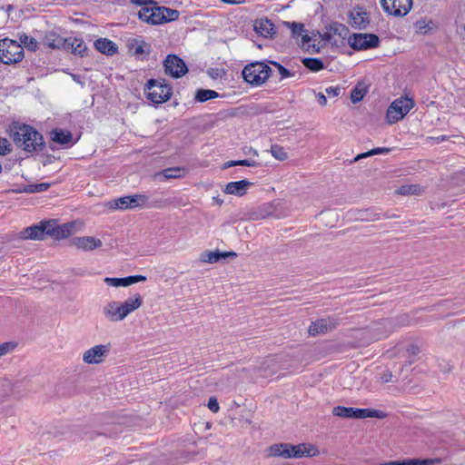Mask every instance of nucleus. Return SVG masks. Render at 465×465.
<instances>
[{"label":"nucleus","instance_id":"1","mask_svg":"<svg viewBox=\"0 0 465 465\" xmlns=\"http://www.w3.org/2000/svg\"><path fill=\"white\" fill-rule=\"evenodd\" d=\"M10 136L17 147L27 153L39 152L45 147L43 135L27 124H14L10 128Z\"/></svg>","mask_w":465,"mask_h":465},{"label":"nucleus","instance_id":"2","mask_svg":"<svg viewBox=\"0 0 465 465\" xmlns=\"http://www.w3.org/2000/svg\"><path fill=\"white\" fill-rule=\"evenodd\" d=\"M130 3L141 6L138 17L150 25L164 24V15L162 13V6H157L153 0H130Z\"/></svg>","mask_w":465,"mask_h":465},{"label":"nucleus","instance_id":"3","mask_svg":"<svg viewBox=\"0 0 465 465\" xmlns=\"http://www.w3.org/2000/svg\"><path fill=\"white\" fill-rule=\"evenodd\" d=\"M271 73V67L265 63L253 62L244 66L242 74L251 85L260 86L269 79Z\"/></svg>","mask_w":465,"mask_h":465},{"label":"nucleus","instance_id":"4","mask_svg":"<svg viewBox=\"0 0 465 465\" xmlns=\"http://www.w3.org/2000/svg\"><path fill=\"white\" fill-rule=\"evenodd\" d=\"M25 57L24 48L18 42L4 38L0 40V62L5 64H15Z\"/></svg>","mask_w":465,"mask_h":465},{"label":"nucleus","instance_id":"5","mask_svg":"<svg viewBox=\"0 0 465 465\" xmlns=\"http://www.w3.org/2000/svg\"><path fill=\"white\" fill-rule=\"evenodd\" d=\"M144 91L146 92V98L154 104H163L170 100L172 96V87L165 84L164 81L161 82L155 79L147 81Z\"/></svg>","mask_w":465,"mask_h":465},{"label":"nucleus","instance_id":"6","mask_svg":"<svg viewBox=\"0 0 465 465\" xmlns=\"http://www.w3.org/2000/svg\"><path fill=\"white\" fill-rule=\"evenodd\" d=\"M332 414L343 419H365V418H384L381 411L371 409H357L352 407L336 406L332 409Z\"/></svg>","mask_w":465,"mask_h":465},{"label":"nucleus","instance_id":"7","mask_svg":"<svg viewBox=\"0 0 465 465\" xmlns=\"http://www.w3.org/2000/svg\"><path fill=\"white\" fill-rule=\"evenodd\" d=\"M413 105L414 102L408 97L394 100L387 109L386 120L388 124H392L403 119Z\"/></svg>","mask_w":465,"mask_h":465},{"label":"nucleus","instance_id":"8","mask_svg":"<svg viewBox=\"0 0 465 465\" xmlns=\"http://www.w3.org/2000/svg\"><path fill=\"white\" fill-rule=\"evenodd\" d=\"M43 231L45 237L51 236L55 240H60L69 237L73 233V229L75 223H67L58 225L55 220L42 221Z\"/></svg>","mask_w":465,"mask_h":465},{"label":"nucleus","instance_id":"9","mask_svg":"<svg viewBox=\"0 0 465 465\" xmlns=\"http://www.w3.org/2000/svg\"><path fill=\"white\" fill-rule=\"evenodd\" d=\"M348 43L354 50H366L379 45L380 39L374 34H353Z\"/></svg>","mask_w":465,"mask_h":465},{"label":"nucleus","instance_id":"10","mask_svg":"<svg viewBox=\"0 0 465 465\" xmlns=\"http://www.w3.org/2000/svg\"><path fill=\"white\" fill-rule=\"evenodd\" d=\"M110 349V343L95 345L84 352L83 361L86 364H100L108 356Z\"/></svg>","mask_w":465,"mask_h":465},{"label":"nucleus","instance_id":"11","mask_svg":"<svg viewBox=\"0 0 465 465\" xmlns=\"http://www.w3.org/2000/svg\"><path fill=\"white\" fill-rule=\"evenodd\" d=\"M383 10L394 16L406 15L411 6L412 0H381Z\"/></svg>","mask_w":465,"mask_h":465},{"label":"nucleus","instance_id":"12","mask_svg":"<svg viewBox=\"0 0 465 465\" xmlns=\"http://www.w3.org/2000/svg\"><path fill=\"white\" fill-rule=\"evenodd\" d=\"M164 71L173 78L184 75L188 69L185 63L175 54H168L163 62Z\"/></svg>","mask_w":465,"mask_h":465},{"label":"nucleus","instance_id":"13","mask_svg":"<svg viewBox=\"0 0 465 465\" xmlns=\"http://www.w3.org/2000/svg\"><path fill=\"white\" fill-rule=\"evenodd\" d=\"M102 313L105 320L110 322H119L124 320L122 312V302L110 301L106 302L102 309Z\"/></svg>","mask_w":465,"mask_h":465},{"label":"nucleus","instance_id":"14","mask_svg":"<svg viewBox=\"0 0 465 465\" xmlns=\"http://www.w3.org/2000/svg\"><path fill=\"white\" fill-rule=\"evenodd\" d=\"M70 244L78 250L93 251L102 246V241L93 236H78L70 240Z\"/></svg>","mask_w":465,"mask_h":465},{"label":"nucleus","instance_id":"15","mask_svg":"<svg viewBox=\"0 0 465 465\" xmlns=\"http://www.w3.org/2000/svg\"><path fill=\"white\" fill-rule=\"evenodd\" d=\"M337 322L334 319L326 318L320 319L309 326L308 331L312 336L318 334L326 333L327 331L333 330L337 327Z\"/></svg>","mask_w":465,"mask_h":465},{"label":"nucleus","instance_id":"16","mask_svg":"<svg viewBox=\"0 0 465 465\" xmlns=\"http://www.w3.org/2000/svg\"><path fill=\"white\" fill-rule=\"evenodd\" d=\"M236 257H237V253L234 252H222L219 251H216V252L205 251L201 253L200 261L203 262L216 263L219 261H221L222 259L236 258Z\"/></svg>","mask_w":465,"mask_h":465},{"label":"nucleus","instance_id":"17","mask_svg":"<svg viewBox=\"0 0 465 465\" xmlns=\"http://www.w3.org/2000/svg\"><path fill=\"white\" fill-rule=\"evenodd\" d=\"M143 305V297L139 293L127 298L124 302H122V312L125 319L129 314L139 309Z\"/></svg>","mask_w":465,"mask_h":465},{"label":"nucleus","instance_id":"18","mask_svg":"<svg viewBox=\"0 0 465 465\" xmlns=\"http://www.w3.org/2000/svg\"><path fill=\"white\" fill-rule=\"evenodd\" d=\"M251 185H252V183L247 180L231 182L226 184L223 192L227 194L243 196L247 193V190Z\"/></svg>","mask_w":465,"mask_h":465},{"label":"nucleus","instance_id":"19","mask_svg":"<svg viewBox=\"0 0 465 465\" xmlns=\"http://www.w3.org/2000/svg\"><path fill=\"white\" fill-rule=\"evenodd\" d=\"M292 458H302V457H312L316 456L319 451L317 448H315L313 445L311 444H298V445H292Z\"/></svg>","mask_w":465,"mask_h":465},{"label":"nucleus","instance_id":"20","mask_svg":"<svg viewBox=\"0 0 465 465\" xmlns=\"http://www.w3.org/2000/svg\"><path fill=\"white\" fill-rule=\"evenodd\" d=\"M351 19L352 26L358 29H365L370 23L368 14L360 7L353 9Z\"/></svg>","mask_w":465,"mask_h":465},{"label":"nucleus","instance_id":"21","mask_svg":"<svg viewBox=\"0 0 465 465\" xmlns=\"http://www.w3.org/2000/svg\"><path fill=\"white\" fill-rule=\"evenodd\" d=\"M292 444L279 443L272 445L268 449V455L271 457H282L284 459H292Z\"/></svg>","mask_w":465,"mask_h":465},{"label":"nucleus","instance_id":"22","mask_svg":"<svg viewBox=\"0 0 465 465\" xmlns=\"http://www.w3.org/2000/svg\"><path fill=\"white\" fill-rule=\"evenodd\" d=\"M94 45L97 51L107 55H113L118 50L117 45L107 38H99L94 41Z\"/></svg>","mask_w":465,"mask_h":465},{"label":"nucleus","instance_id":"23","mask_svg":"<svg viewBox=\"0 0 465 465\" xmlns=\"http://www.w3.org/2000/svg\"><path fill=\"white\" fill-rule=\"evenodd\" d=\"M247 220L251 221H258L262 219H266L272 215V207L270 204H264L262 206H259L252 211H250L247 214Z\"/></svg>","mask_w":465,"mask_h":465},{"label":"nucleus","instance_id":"24","mask_svg":"<svg viewBox=\"0 0 465 465\" xmlns=\"http://www.w3.org/2000/svg\"><path fill=\"white\" fill-rule=\"evenodd\" d=\"M389 319H383L378 322H372L370 327V331L372 334V338L376 340H380L383 337H386L393 331H389L390 325H383L382 322L388 321Z\"/></svg>","mask_w":465,"mask_h":465},{"label":"nucleus","instance_id":"25","mask_svg":"<svg viewBox=\"0 0 465 465\" xmlns=\"http://www.w3.org/2000/svg\"><path fill=\"white\" fill-rule=\"evenodd\" d=\"M254 30L262 36H269L274 34V25L268 18H261L255 21Z\"/></svg>","mask_w":465,"mask_h":465},{"label":"nucleus","instance_id":"26","mask_svg":"<svg viewBox=\"0 0 465 465\" xmlns=\"http://www.w3.org/2000/svg\"><path fill=\"white\" fill-rule=\"evenodd\" d=\"M51 139L53 142L67 145L73 143V134L70 131H64L62 129H54L51 132Z\"/></svg>","mask_w":465,"mask_h":465},{"label":"nucleus","instance_id":"27","mask_svg":"<svg viewBox=\"0 0 465 465\" xmlns=\"http://www.w3.org/2000/svg\"><path fill=\"white\" fill-rule=\"evenodd\" d=\"M22 238L31 240H44L45 234L41 222L38 224L25 228L22 232Z\"/></svg>","mask_w":465,"mask_h":465},{"label":"nucleus","instance_id":"28","mask_svg":"<svg viewBox=\"0 0 465 465\" xmlns=\"http://www.w3.org/2000/svg\"><path fill=\"white\" fill-rule=\"evenodd\" d=\"M49 187H50V183H42L25 185L23 188L14 190V192L16 193H35L45 192L47 189H49Z\"/></svg>","mask_w":465,"mask_h":465},{"label":"nucleus","instance_id":"29","mask_svg":"<svg viewBox=\"0 0 465 465\" xmlns=\"http://www.w3.org/2000/svg\"><path fill=\"white\" fill-rule=\"evenodd\" d=\"M411 323L410 317L408 315H401L395 319H389L382 322L383 325H390L389 331H396L397 328L401 326H407Z\"/></svg>","mask_w":465,"mask_h":465},{"label":"nucleus","instance_id":"30","mask_svg":"<svg viewBox=\"0 0 465 465\" xmlns=\"http://www.w3.org/2000/svg\"><path fill=\"white\" fill-rule=\"evenodd\" d=\"M432 463V460L408 459L403 460L388 461L381 463L380 465H431Z\"/></svg>","mask_w":465,"mask_h":465},{"label":"nucleus","instance_id":"31","mask_svg":"<svg viewBox=\"0 0 465 465\" xmlns=\"http://www.w3.org/2000/svg\"><path fill=\"white\" fill-rule=\"evenodd\" d=\"M368 92V87L363 83H358L351 90V100L353 104L359 103Z\"/></svg>","mask_w":465,"mask_h":465},{"label":"nucleus","instance_id":"32","mask_svg":"<svg viewBox=\"0 0 465 465\" xmlns=\"http://www.w3.org/2000/svg\"><path fill=\"white\" fill-rule=\"evenodd\" d=\"M421 188L419 184H404L400 186L396 193L401 195H418L421 193Z\"/></svg>","mask_w":465,"mask_h":465},{"label":"nucleus","instance_id":"33","mask_svg":"<svg viewBox=\"0 0 465 465\" xmlns=\"http://www.w3.org/2000/svg\"><path fill=\"white\" fill-rule=\"evenodd\" d=\"M64 37L55 34H50L45 38V45L52 49H61Z\"/></svg>","mask_w":465,"mask_h":465},{"label":"nucleus","instance_id":"34","mask_svg":"<svg viewBox=\"0 0 465 465\" xmlns=\"http://www.w3.org/2000/svg\"><path fill=\"white\" fill-rule=\"evenodd\" d=\"M131 50L134 55H141L143 54L150 53V45L144 41L134 40V43L131 45Z\"/></svg>","mask_w":465,"mask_h":465},{"label":"nucleus","instance_id":"35","mask_svg":"<svg viewBox=\"0 0 465 465\" xmlns=\"http://www.w3.org/2000/svg\"><path fill=\"white\" fill-rule=\"evenodd\" d=\"M87 52H88V48H87L85 43L84 42V40L81 38H75L71 53L75 55L84 57V56L87 55Z\"/></svg>","mask_w":465,"mask_h":465},{"label":"nucleus","instance_id":"36","mask_svg":"<svg viewBox=\"0 0 465 465\" xmlns=\"http://www.w3.org/2000/svg\"><path fill=\"white\" fill-rule=\"evenodd\" d=\"M218 96H219L218 93L213 90L199 89L196 92L195 99L198 102L203 103L208 100L214 99Z\"/></svg>","mask_w":465,"mask_h":465},{"label":"nucleus","instance_id":"37","mask_svg":"<svg viewBox=\"0 0 465 465\" xmlns=\"http://www.w3.org/2000/svg\"><path fill=\"white\" fill-rule=\"evenodd\" d=\"M389 152H391V148H387V147L374 148L366 153L358 154L356 157H354V159L351 161V163L358 162V161L367 158L369 156H372V155H376V154H380V153H387Z\"/></svg>","mask_w":465,"mask_h":465},{"label":"nucleus","instance_id":"38","mask_svg":"<svg viewBox=\"0 0 465 465\" xmlns=\"http://www.w3.org/2000/svg\"><path fill=\"white\" fill-rule=\"evenodd\" d=\"M302 64L312 72H318L324 67L322 61L318 58H304Z\"/></svg>","mask_w":465,"mask_h":465},{"label":"nucleus","instance_id":"39","mask_svg":"<svg viewBox=\"0 0 465 465\" xmlns=\"http://www.w3.org/2000/svg\"><path fill=\"white\" fill-rule=\"evenodd\" d=\"M329 31L332 33V35H337L341 38H345L349 34L348 28L344 25L339 23L330 25Z\"/></svg>","mask_w":465,"mask_h":465},{"label":"nucleus","instance_id":"40","mask_svg":"<svg viewBox=\"0 0 465 465\" xmlns=\"http://www.w3.org/2000/svg\"><path fill=\"white\" fill-rule=\"evenodd\" d=\"M271 153L275 159L279 161H285L288 158V154L284 148L279 144L272 145Z\"/></svg>","mask_w":465,"mask_h":465},{"label":"nucleus","instance_id":"41","mask_svg":"<svg viewBox=\"0 0 465 465\" xmlns=\"http://www.w3.org/2000/svg\"><path fill=\"white\" fill-rule=\"evenodd\" d=\"M127 197H128L129 209H133L137 206H141V205L144 204L147 200L146 196L142 195V194H134V195L127 196Z\"/></svg>","mask_w":465,"mask_h":465},{"label":"nucleus","instance_id":"42","mask_svg":"<svg viewBox=\"0 0 465 465\" xmlns=\"http://www.w3.org/2000/svg\"><path fill=\"white\" fill-rule=\"evenodd\" d=\"M17 342L11 341L0 344V357L12 353L17 348Z\"/></svg>","mask_w":465,"mask_h":465},{"label":"nucleus","instance_id":"43","mask_svg":"<svg viewBox=\"0 0 465 465\" xmlns=\"http://www.w3.org/2000/svg\"><path fill=\"white\" fill-rule=\"evenodd\" d=\"M161 9H162V13H163V15H164V18L166 19V20H164V23L175 21L179 18L180 14L177 10L164 7V6H162Z\"/></svg>","mask_w":465,"mask_h":465},{"label":"nucleus","instance_id":"44","mask_svg":"<svg viewBox=\"0 0 465 465\" xmlns=\"http://www.w3.org/2000/svg\"><path fill=\"white\" fill-rule=\"evenodd\" d=\"M128 277L124 278H110L106 277L104 279V282L114 287H120V286H129Z\"/></svg>","mask_w":465,"mask_h":465},{"label":"nucleus","instance_id":"45","mask_svg":"<svg viewBox=\"0 0 465 465\" xmlns=\"http://www.w3.org/2000/svg\"><path fill=\"white\" fill-rule=\"evenodd\" d=\"M110 208L111 209H120V210H126L129 209L128 205V197L124 196L117 200H114V202L110 203Z\"/></svg>","mask_w":465,"mask_h":465},{"label":"nucleus","instance_id":"46","mask_svg":"<svg viewBox=\"0 0 465 465\" xmlns=\"http://www.w3.org/2000/svg\"><path fill=\"white\" fill-rule=\"evenodd\" d=\"M183 169L180 167L166 168L163 171V175L167 178H180L182 176Z\"/></svg>","mask_w":465,"mask_h":465},{"label":"nucleus","instance_id":"47","mask_svg":"<svg viewBox=\"0 0 465 465\" xmlns=\"http://www.w3.org/2000/svg\"><path fill=\"white\" fill-rule=\"evenodd\" d=\"M21 44L25 45L26 47L30 49H35L36 47V41L35 38L30 37L26 35H23L20 36Z\"/></svg>","mask_w":465,"mask_h":465},{"label":"nucleus","instance_id":"48","mask_svg":"<svg viewBox=\"0 0 465 465\" xmlns=\"http://www.w3.org/2000/svg\"><path fill=\"white\" fill-rule=\"evenodd\" d=\"M12 151L10 142L3 137H0V155H5Z\"/></svg>","mask_w":465,"mask_h":465},{"label":"nucleus","instance_id":"49","mask_svg":"<svg viewBox=\"0 0 465 465\" xmlns=\"http://www.w3.org/2000/svg\"><path fill=\"white\" fill-rule=\"evenodd\" d=\"M275 67H277L280 74L282 75V78H286V77H290L292 75V74L287 69L285 68L284 66H282V64H280L279 63L277 62H271Z\"/></svg>","mask_w":465,"mask_h":465},{"label":"nucleus","instance_id":"50","mask_svg":"<svg viewBox=\"0 0 465 465\" xmlns=\"http://www.w3.org/2000/svg\"><path fill=\"white\" fill-rule=\"evenodd\" d=\"M76 37H66L63 39V46L61 49H64L65 51H72L73 45L74 44V40Z\"/></svg>","mask_w":465,"mask_h":465},{"label":"nucleus","instance_id":"51","mask_svg":"<svg viewBox=\"0 0 465 465\" xmlns=\"http://www.w3.org/2000/svg\"><path fill=\"white\" fill-rule=\"evenodd\" d=\"M208 408L210 409V411H212L214 413L219 411L220 407H219V403L217 401V399L215 397H211L209 399Z\"/></svg>","mask_w":465,"mask_h":465},{"label":"nucleus","instance_id":"52","mask_svg":"<svg viewBox=\"0 0 465 465\" xmlns=\"http://www.w3.org/2000/svg\"><path fill=\"white\" fill-rule=\"evenodd\" d=\"M291 27L294 35H302V33L304 31L302 24L293 22L292 23Z\"/></svg>","mask_w":465,"mask_h":465},{"label":"nucleus","instance_id":"53","mask_svg":"<svg viewBox=\"0 0 465 465\" xmlns=\"http://www.w3.org/2000/svg\"><path fill=\"white\" fill-rule=\"evenodd\" d=\"M325 93L331 97H336L341 94L340 86H331L325 89Z\"/></svg>","mask_w":465,"mask_h":465},{"label":"nucleus","instance_id":"54","mask_svg":"<svg viewBox=\"0 0 465 465\" xmlns=\"http://www.w3.org/2000/svg\"><path fill=\"white\" fill-rule=\"evenodd\" d=\"M406 351L410 356H417L420 353V348L415 344H410L407 346Z\"/></svg>","mask_w":465,"mask_h":465},{"label":"nucleus","instance_id":"55","mask_svg":"<svg viewBox=\"0 0 465 465\" xmlns=\"http://www.w3.org/2000/svg\"><path fill=\"white\" fill-rule=\"evenodd\" d=\"M144 281H146V277L143 275H133V276H128L127 282H129V284L132 285L136 282H144Z\"/></svg>","mask_w":465,"mask_h":465},{"label":"nucleus","instance_id":"56","mask_svg":"<svg viewBox=\"0 0 465 465\" xmlns=\"http://www.w3.org/2000/svg\"><path fill=\"white\" fill-rule=\"evenodd\" d=\"M236 165L254 167L257 165V163L252 160H239V161H236Z\"/></svg>","mask_w":465,"mask_h":465},{"label":"nucleus","instance_id":"57","mask_svg":"<svg viewBox=\"0 0 465 465\" xmlns=\"http://www.w3.org/2000/svg\"><path fill=\"white\" fill-rule=\"evenodd\" d=\"M391 379H392V373L391 371H387L381 376V381L382 383H387V382L391 381Z\"/></svg>","mask_w":465,"mask_h":465},{"label":"nucleus","instance_id":"58","mask_svg":"<svg viewBox=\"0 0 465 465\" xmlns=\"http://www.w3.org/2000/svg\"><path fill=\"white\" fill-rule=\"evenodd\" d=\"M316 96H317L318 102H319V104H320L321 105H322V106L326 105V104H327V98H326V96L324 95V94H322V93H319V94H317V95H316Z\"/></svg>","mask_w":465,"mask_h":465},{"label":"nucleus","instance_id":"59","mask_svg":"<svg viewBox=\"0 0 465 465\" xmlns=\"http://www.w3.org/2000/svg\"><path fill=\"white\" fill-rule=\"evenodd\" d=\"M320 36L325 42H331L333 37L332 33H331V31H329V30L327 32H325L323 35H321Z\"/></svg>","mask_w":465,"mask_h":465},{"label":"nucleus","instance_id":"60","mask_svg":"<svg viewBox=\"0 0 465 465\" xmlns=\"http://www.w3.org/2000/svg\"><path fill=\"white\" fill-rule=\"evenodd\" d=\"M222 1L226 4H231V5H240V4H243L245 2V0H222Z\"/></svg>","mask_w":465,"mask_h":465},{"label":"nucleus","instance_id":"61","mask_svg":"<svg viewBox=\"0 0 465 465\" xmlns=\"http://www.w3.org/2000/svg\"><path fill=\"white\" fill-rule=\"evenodd\" d=\"M232 166H236V161L226 162L223 165V168L226 169V168L232 167Z\"/></svg>","mask_w":465,"mask_h":465},{"label":"nucleus","instance_id":"62","mask_svg":"<svg viewBox=\"0 0 465 465\" xmlns=\"http://www.w3.org/2000/svg\"><path fill=\"white\" fill-rule=\"evenodd\" d=\"M302 43H309L312 40V38L308 35L302 34Z\"/></svg>","mask_w":465,"mask_h":465},{"label":"nucleus","instance_id":"63","mask_svg":"<svg viewBox=\"0 0 465 465\" xmlns=\"http://www.w3.org/2000/svg\"><path fill=\"white\" fill-rule=\"evenodd\" d=\"M241 420H242L245 424H251L252 423V420L248 417H244L243 415L241 417L240 419Z\"/></svg>","mask_w":465,"mask_h":465},{"label":"nucleus","instance_id":"64","mask_svg":"<svg viewBox=\"0 0 465 465\" xmlns=\"http://www.w3.org/2000/svg\"><path fill=\"white\" fill-rule=\"evenodd\" d=\"M213 200L218 205H222L223 203V200L219 197H213Z\"/></svg>","mask_w":465,"mask_h":465}]
</instances>
